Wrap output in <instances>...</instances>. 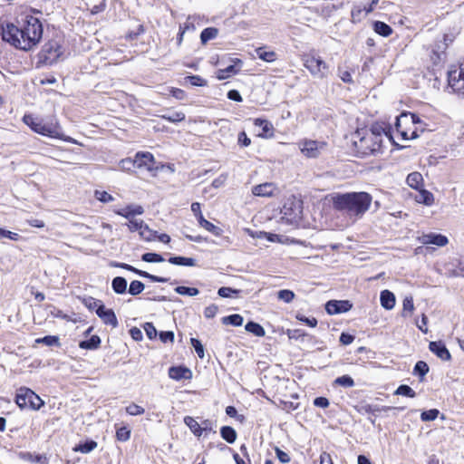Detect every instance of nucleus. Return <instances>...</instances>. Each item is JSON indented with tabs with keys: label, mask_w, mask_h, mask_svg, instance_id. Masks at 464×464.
I'll list each match as a JSON object with an SVG mask.
<instances>
[{
	"label": "nucleus",
	"mask_w": 464,
	"mask_h": 464,
	"mask_svg": "<svg viewBox=\"0 0 464 464\" xmlns=\"http://www.w3.org/2000/svg\"><path fill=\"white\" fill-rule=\"evenodd\" d=\"M372 199V196L367 192L336 194L333 198V207L350 218H358L369 209Z\"/></svg>",
	"instance_id": "obj_1"
},
{
	"label": "nucleus",
	"mask_w": 464,
	"mask_h": 464,
	"mask_svg": "<svg viewBox=\"0 0 464 464\" xmlns=\"http://www.w3.org/2000/svg\"><path fill=\"white\" fill-rule=\"evenodd\" d=\"M421 123L422 121L417 114L402 112L396 117L395 128L403 140H413L418 137V130H424L425 128Z\"/></svg>",
	"instance_id": "obj_2"
},
{
	"label": "nucleus",
	"mask_w": 464,
	"mask_h": 464,
	"mask_svg": "<svg viewBox=\"0 0 464 464\" xmlns=\"http://www.w3.org/2000/svg\"><path fill=\"white\" fill-rule=\"evenodd\" d=\"M23 122L30 129L43 136L50 138L62 139L61 128L57 121L51 120L45 121L32 114H25L23 117Z\"/></svg>",
	"instance_id": "obj_3"
},
{
	"label": "nucleus",
	"mask_w": 464,
	"mask_h": 464,
	"mask_svg": "<svg viewBox=\"0 0 464 464\" xmlns=\"http://www.w3.org/2000/svg\"><path fill=\"white\" fill-rule=\"evenodd\" d=\"M63 39L57 35L43 45L37 55L36 67L53 64L63 54Z\"/></svg>",
	"instance_id": "obj_4"
},
{
	"label": "nucleus",
	"mask_w": 464,
	"mask_h": 464,
	"mask_svg": "<svg viewBox=\"0 0 464 464\" xmlns=\"http://www.w3.org/2000/svg\"><path fill=\"white\" fill-rule=\"evenodd\" d=\"M357 138L358 140H353V145L361 157L376 155L382 152V139L379 138L378 135L366 132L361 135V132L358 131Z\"/></svg>",
	"instance_id": "obj_5"
},
{
	"label": "nucleus",
	"mask_w": 464,
	"mask_h": 464,
	"mask_svg": "<svg viewBox=\"0 0 464 464\" xmlns=\"http://www.w3.org/2000/svg\"><path fill=\"white\" fill-rule=\"evenodd\" d=\"M2 39L23 51H29L35 47L37 44H28L27 34H24L23 29L14 24L7 23L5 26H2L1 32Z\"/></svg>",
	"instance_id": "obj_6"
},
{
	"label": "nucleus",
	"mask_w": 464,
	"mask_h": 464,
	"mask_svg": "<svg viewBox=\"0 0 464 464\" xmlns=\"http://www.w3.org/2000/svg\"><path fill=\"white\" fill-rule=\"evenodd\" d=\"M15 402L21 409L30 408L37 411L44 405V401L31 389L21 387L16 393Z\"/></svg>",
	"instance_id": "obj_7"
},
{
	"label": "nucleus",
	"mask_w": 464,
	"mask_h": 464,
	"mask_svg": "<svg viewBox=\"0 0 464 464\" xmlns=\"http://www.w3.org/2000/svg\"><path fill=\"white\" fill-rule=\"evenodd\" d=\"M24 34H27L28 44H38L43 36V24L41 21L32 15H27L23 23L19 25Z\"/></svg>",
	"instance_id": "obj_8"
},
{
	"label": "nucleus",
	"mask_w": 464,
	"mask_h": 464,
	"mask_svg": "<svg viewBox=\"0 0 464 464\" xmlns=\"http://www.w3.org/2000/svg\"><path fill=\"white\" fill-rule=\"evenodd\" d=\"M448 83L454 92L464 97V62L448 72Z\"/></svg>",
	"instance_id": "obj_9"
},
{
	"label": "nucleus",
	"mask_w": 464,
	"mask_h": 464,
	"mask_svg": "<svg viewBox=\"0 0 464 464\" xmlns=\"http://www.w3.org/2000/svg\"><path fill=\"white\" fill-rule=\"evenodd\" d=\"M304 67L315 77L324 78L328 73V66L324 60L314 55L306 54L304 56Z\"/></svg>",
	"instance_id": "obj_10"
},
{
	"label": "nucleus",
	"mask_w": 464,
	"mask_h": 464,
	"mask_svg": "<svg viewBox=\"0 0 464 464\" xmlns=\"http://www.w3.org/2000/svg\"><path fill=\"white\" fill-rule=\"evenodd\" d=\"M325 146V142L313 140H305L299 143L301 152L307 158H317Z\"/></svg>",
	"instance_id": "obj_11"
},
{
	"label": "nucleus",
	"mask_w": 464,
	"mask_h": 464,
	"mask_svg": "<svg viewBox=\"0 0 464 464\" xmlns=\"http://www.w3.org/2000/svg\"><path fill=\"white\" fill-rule=\"evenodd\" d=\"M111 266H116V267H121V268L126 269L128 271L133 272L141 277L150 279L151 282L166 283L169 281V278H167V277H161V276H158L155 275H151L146 271L140 270V269H138L130 265L125 264V263H113Z\"/></svg>",
	"instance_id": "obj_12"
},
{
	"label": "nucleus",
	"mask_w": 464,
	"mask_h": 464,
	"mask_svg": "<svg viewBox=\"0 0 464 464\" xmlns=\"http://www.w3.org/2000/svg\"><path fill=\"white\" fill-rule=\"evenodd\" d=\"M353 304L348 300H330L325 304V310L329 314H337L348 312Z\"/></svg>",
	"instance_id": "obj_13"
},
{
	"label": "nucleus",
	"mask_w": 464,
	"mask_h": 464,
	"mask_svg": "<svg viewBox=\"0 0 464 464\" xmlns=\"http://www.w3.org/2000/svg\"><path fill=\"white\" fill-rule=\"evenodd\" d=\"M134 162L138 169L152 170L154 169V157L150 152H138L135 155Z\"/></svg>",
	"instance_id": "obj_14"
},
{
	"label": "nucleus",
	"mask_w": 464,
	"mask_h": 464,
	"mask_svg": "<svg viewBox=\"0 0 464 464\" xmlns=\"http://www.w3.org/2000/svg\"><path fill=\"white\" fill-rule=\"evenodd\" d=\"M420 241L424 245H435L438 246H444L448 244L449 240L447 237L441 234L429 233L423 234L420 237Z\"/></svg>",
	"instance_id": "obj_15"
},
{
	"label": "nucleus",
	"mask_w": 464,
	"mask_h": 464,
	"mask_svg": "<svg viewBox=\"0 0 464 464\" xmlns=\"http://www.w3.org/2000/svg\"><path fill=\"white\" fill-rule=\"evenodd\" d=\"M429 349L442 361H450L451 355L446 345L441 341H433L429 344Z\"/></svg>",
	"instance_id": "obj_16"
},
{
	"label": "nucleus",
	"mask_w": 464,
	"mask_h": 464,
	"mask_svg": "<svg viewBox=\"0 0 464 464\" xmlns=\"http://www.w3.org/2000/svg\"><path fill=\"white\" fill-rule=\"evenodd\" d=\"M169 376L175 381L189 380L192 377V372L185 366H171L169 369Z\"/></svg>",
	"instance_id": "obj_17"
},
{
	"label": "nucleus",
	"mask_w": 464,
	"mask_h": 464,
	"mask_svg": "<svg viewBox=\"0 0 464 464\" xmlns=\"http://www.w3.org/2000/svg\"><path fill=\"white\" fill-rule=\"evenodd\" d=\"M97 315L105 324L111 325L113 328H116L119 324L114 311L112 309H106L104 305L102 307L100 306Z\"/></svg>",
	"instance_id": "obj_18"
},
{
	"label": "nucleus",
	"mask_w": 464,
	"mask_h": 464,
	"mask_svg": "<svg viewBox=\"0 0 464 464\" xmlns=\"http://www.w3.org/2000/svg\"><path fill=\"white\" fill-rule=\"evenodd\" d=\"M114 213L130 220L135 216L142 215L144 213V208L140 205L131 204L128 205L124 208L114 210Z\"/></svg>",
	"instance_id": "obj_19"
},
{
	"label": "nucleus",
	"mask_w": 464,
	"mask_h": 464,
	"mask_svg": "<svg viewBox=\"0 0 464 464\" xmlns=\"http://www.w3.org/2000/svg\"><path fill=\"white\" fill-rule=\"evenodd\" d=\"M381 305L386 310H392L396 304V298L390 290H382L380 295Z\"/></svg>",
	"instance_id": "obj_20"
},
{
	"label": "nucleus",
	"mask_w": 464,
	"mask_h": 464,
	"mask_svg": "<svg viewBox=\"0 0 464 464\" xmlns=\"http://www.w3.org/2000/svg\"><path fill=\"white\" fill-rule=\"evenodd\" d=\"M275 190V186L273 183H263L256 186H254L252 188V193L255 196L258 197H271Z\"/></svg>",
	"instance_id": "obj_21"
},
{
	"label": "nucleus",
	"mask_w": 464,
	"mask_h": 464,
	"mask_svg": "<svg viewBox=\"0 0 464 464\" xmlns=\"http://www.w3.org/2000/svg\"><path fill=\"white\" fill-rule=\"evenodd\" d=\"M256 56L267 63H273L277 59V54L273 50H267L266 46L256 49Z\"/></svg>",
	"instance_id": "obj_22"
},
{
	"label": "nucleus",
	"mask_w": 464,
	"mask_h": 464,
	"mask_svg": "<svg viewBox=\"0 0 464 464\" xmlns=\"http://www.w3.org/2000/svg\"><path fill=\"white\" fill-rule=\"evenodd\" d=\"M419 193L416 195V201L426 206H431L434 203V196L427 189L420 188Z\"/></svg>",
	"instance_id": "obj_23"
},
{
	"label": "nucleus",
	"mask_w": 464,
	"mask_h": 464,
	"mask_svg": "<svg viewBox=\"0 0 464 464\" xmlns=\"http://www.w3.org/2000/svg\"><path fill=\"white\" fill-rule=\"evenodd\" d=\"M406 182L411 188L418 190L421 188L423 183L422 175L420 172H411L407 176Z\"/></svg>",
	"instance_id": "obj_24"
},
{
	"label": "nucleus",
	"mask_w": 464,
	"mask_h": 464,
	"mask_svg": "<svg viewBox=\"0 0 464 464\" xmlns=\"http://www.w3.org/2000/svg\"><path fill=\"white\" fill-rule=\"evenodd\" d=\"M111 288L118 295H123L127 291V280L122 276H116L111 281Z\"/></svg>",
	"instance_id": "obj_25"
},
{
	"label": "nucleus",
	"mask_w": 464,
	"mask_h": 464,
	"mask_svg": "<svg viewBox=\"0 0 464 464\" xmlns=\"http://www.w3.org/2000/svg\"><path fill=\"white\" fill-rule=\"evenodd\" d=\"M101 338L98 335H92L90 339L81 341L79 347L86 350H95L100 347Z\"/></svg>",
	"instance_id": "obj_26"
},
{
	"label": "nucleus",
	"mask_w": 464,
	"mask_h": 464,
	"mask_svg": "<svg viewBox=\"0 0 464 464\" xmlns=\"http://www.w3.org/2000/svg\"><path fill=\"white\" fill-rule=\"evenodd\" d=\"M198 222L200 227H202L203 228H205L206 230H208V232L212 233L215 236H220L222 233V229L220 227L215 226L211 222L205 219L203 216L199 217Z\"/></svg>",
	"instance_id": "obj_27"
},
{
	"label": "nucleus",
	"mask_w": 464,
	"mask_h": 464,
	"mask_svg": "<svg viewBox=\"0 0 464 464\" xmlns=\"http://www.w3.org/2000/svg\"><path fill=\"white\" fill-rule=\"evenodd\" d=\"M373 30L375 33L384 37L391 35L392 33V27L382 21H376L373 23Z\"/></svg>",
	"instance_id": "obj_28"
},
{
	"label": "nucleus",
	"mask_w": 464,
	"mask_h": 464,
	"mask_svg": "<svg viewBox=\"0 0 464 464\" xmlns=\"http://www.w3.org/2000/svg\"><path fill=\"white\" fill-rule=\"evenodd\" d=\"M246 332L253 334L255 336L263 337L266 334V331L259 324L250 321L245 325Z\"/></svg>",
	"instance_id": "obj_29"
},
{
	"label": "nucleus",
	"mask_w": 464,
	"mask_h": 464,
	"mask_svg": "<svg viewBox=\"0 0 464 464\" xmlns=\"http://www.w3.org/2000/svg\"><path fill=\"white\" fill-rule=\"evenodd\" d=\"M184 422L195 436L200 437L202 435L201 425L194 418L186 416Z\"/></svg>",
	"instance_id": "obj_30"
},
{
	"label": "nucleus",
	"mask_w": 464,
	"mask_h": 464,
	"mask_svg": "<svg viewBox=\"0 0 464 464\" xmlns=\"http://www.w3.org/2000/svg\"><path fill=\"white\" fill-rule=\"evenodd\" d=\"M220 435L228 443H234L237 440V432L234 428L230 426H223L220 429Z\"/></svg>",
	"instance_id": "obj_31"
},
{
	"label": "nucleus",
	"mask_w": 464,
	"mask_h": 464,
	"mask_svg": "<svg viewBox=\"0 0 464 464\" xmlns=\"http://www.w3.org/2000/svg\"><path fill=\"white\" fill-rule=\"evenodd\" d=\"M82 303L86 308L91 311L95 310L96 313L97 311H100V306L102 307L104 305L101 300L95 299L92 296L82 298Z\"/></svg>",
	"instance_id": "obj_32"
},
{
	"label": "nucleus",
	"mask_w": 464,
	"mask_h": 464,
	"mask_svg": "<svg viewBox=\"0 0 464 464\" xmlns=\"http://www.w3.org/2000/svg\"><path fill=\"white\" fill-rule=\"evenodd\" d=\"M169 262L177 266H194L196 265L195 259L184 256H171Z\"/></svg>",
	"instance_id": "obj_33"
},
{
	"label": "nucleus",
	"mask_w": 464,
	"mask_h": 464,
	"mask_svg": "<svg viewBox=\"0 0 464 464\" xmlns=\"http://www.w3.org/2000/svg\"><path fill=\"white\" fill-rule=\"evenodd\" d=\"M96 448H97V442L91 440H86L84 443L78 444L77 446L74 447L73 450L87 454V453H90L91 451H92L93 450H95Z\"/></svg>",
	"instance_id": "obj_34"
},
{
	"label": "nucleus",
	"mask_w": 464,
	"mask_h": 464,
	"mask_svg": "<svg viewBox=\"0 0 464 464\" xmlns=\"http://www.w3.org/2000/svg\"><path fill=\"white\" fill-rule=\"evenodd\" d=\"M218 30L214 27L205 28L200 34V40L203 44L218 36Z\"/></svg>",
	"instance_id": "obj_35"
},
{
	"label": "nucleus",
	"mask_w": 464,
	"mask_h": 464,
	"mask_svg": "<svg viewBox=\"0 0 464 464\" xmlns=\"http://www.w3.org/2000/svg\"><path fill=\"white\" fill-rule=\"evenodd\" d=\"M163 120L168 121L171 123H178L185 120V113L182 111H173L169 114H163L160 116Z\"/></svg>",
	"instance_id": "obj_36"
},
{
	"label": "nucleus",
	"mask_w": 464,
	"mask_h": 464,
	"mask_svg": "<svg viewBox=\"0 0 464 464\" xmlns=\"http://www.w3.org/2000/svg\"><path fill=\"white\" fill-rule=\"evenodd\" d=\"M237 71L238 70L236 68V66L231 64L224 69H219L217 72V77L219 80H225L233 74H236Z\"/></svg>",
	"instance_id": "obj_37"
},
{
	"label": "nucleus",
	"mask_w": 464,
	"mask_h": 464,
	"mask_svg": "<svg viewBox=\"0 0 464 464\" xmlns=\"http://www.w3.org/2000/svg\"><path fill=\"white\" fill-rule=\"evenodd\" d=\"M243 317L240 314H235L222 318L224 324H231L234 326H241L243 324Z\"/></svg>",
	"instance_id": "obj_38"
},
{
	"label": "nucleus",
	"mask_w": 464,
	"mask_h": 464,
	"mask_svg": "<svg viewBox=\"0 0 464 464\" xmlns=\"http://www.w3.org/2000/svg\"><path fill=\"white\" fill-rule=\"evenodd\" d=\"M35 343H43L47 346H59L60 345L59 337L55 336V335H46L42 338H37L35 340Z\"/></svg>",
	"instance_id": "obj_39"
},
{
	"label": "nucleus",
	"mask_w": 464,
	"mask_h": 464,
	"mask_svg": "<svg viewBox=\"0 0 464 464\" xmlns=\"http://www.w3.org/2000/svg\"><path fill=\"white\" fill-rule=\"evenodd\" d=\"M145 288L144 284L139 280H133L130 282L128 292L131 295H140Z\"/></svg>",
	"instance_id": "obj_40"
},
{
	"label": "nucleus",
	"mask_w": 464,
	"mask_h": 464,
	"mask_svg": "<svg viewBox=\"0 0 464 464\" xmlns=\"http://www.w3.org/2000/svg\"><path fill=\"white\" fill-rule=\"evenodd\" d=\"M128 227L130 231H139L140 234L142 229H147V224H145L143 220L132 218L129 220Z\"/></svg>",
	"instance_id": "obj_41"
},
{
	"label": "nucleus",
	"mask_w": 464,
	"mask_h": 464,
	"mask_svg": "<svg viewBox=\"0 0 464 464\" xmlns=\"http://www.w3.org/2000/svg\"><path fill=\"white\" fill-rule=\"evenodd\" d=\"M394 394L410 398H414L416 396V392L409 385L406 384L400 385L394 392Z\"/></svg>",
	"instance_id": "obj_42"
},
{
	"label": "nucleus",
	"mask_w": 464,
	"mask_h": 464,
	"mask_svg": "<svg viewBox=\"0 0 464 464\" xmlns=\"http://www.w3.org/2000/svg\"><path fill=\"white\" fill-rule=\"evenodd\" d=\"M141 260L148 263H160L165 261L161 255L151 252L143 254L141 256Z\"/></svg>",
	"instance_id": "obj_43"
},
{
	"label": "nucleus",
	"mask_w": 464,
	"mask_h": 464,
	"mask_svg": "<svg viewBox=\"0 0 464 464\" xmlns=\"http://www.w3.org/2000/svg\"><path fill=\"white\" fill-rule=\"evenodd\" d=\"M256 126L261 127L265 135L273 131V125L267 120L257 118L254 121Z\"/></svg>",
	"instance_id": "obj_44"
},
{
	"label": "nucleus",
	"mask_w": 464,
	"mask_h": 464,
	"mask_svg": "<svg viewBox=\"0 0 464 464\" xmlns=\"http://www.w3.org/2000/svg\"><path fill=\"white\" fill-rule=\"evenodd\" d=\"M175 292L181 295H189L195 296L198 295L199 291L196 287H188V286H177L175 288Z\"/></svg>",
	"instance_id": "obj_45"
},
{
	"label": "nucleus",
	"mask_w": 464,
	"mask_h": 464,
	"mask_svg": "<svg viewBox=\"0 0 464 464\" xmlns=\"http://www.w3.org/2000/svg\"><path fill=\"white\" fill-rule=\"evenodd\" d=\"M428 372H429V366L425 362L419 361L416 362L414 369H413L414 374L423 377L428 373Z\"/></svg>",
	"instance_id": "obj_46"
},
{
	"label": "nucleus",
	"mask_w": 464,
	"mask_h": 464,
	"mask_svg": "<svg viewBox=\"0 0 464 464\" xmlns=\"http://www.w3.org/2000/svg\"><path fill=\"white\" fill-rule=\"evenodd\" d=\"M277 297L285 303L289 304L294 300L295 293L288 289H283L277 292Z\"/></svg>",
	"instance_id": "obj_47"
},
{
	"label": "nucleus",
	"mask_w": 464,
	"mask_h": 464,
	"mask_svg": "<svg viewBox=\"0 0 464 464\" xmlns=\"http://www.w3.org/2000/svg\"><path fill=\"white\" fill-rule=\"evenodd\" d=\"M334 383L343 387H353L354 385L353 379L349 375H343L335 379Z\"/></svg>",
	"instance_id": "obj_48"
},
{
	"label": "nucleus",
	"mask_w": 464,
	"mask_h": 464,
	"mask_svg": "<svg viewBox=\"0 0 464 464\" xmlns=\"http://www.w3.org/2000/svg\"><path fill=\"white\" fill-rule=\"evenodd\" d=\"M439 413H440V411L437 409L424 411L420 414V420L422 421L434 420L438 417Z\"/></svg>",
	"instance_id": "obj_49"
},
{
	"label": "nucleus",
	"mask_w": 464,
	"mask_h": 464,
	"mask_svg": "<svg viewBox=\"0 0 464 464\" xmlns=\"http://www.w3.org/2000/svg\"><path fill=\"white\" fill-rule=\"evenodd\" d=\"M94 196L96 199L103 203H109L114 200V198L106 191L95 190Z\"/></svg>",
	"instance_id": "obj_50"
},
{
	"label": "nucleus",
	"mask_w": 464,
	"mask_h": 464,
	"mask_svg": "<svg viewBox=\"0 0 464 464\" xmlns=\"http://www.w3.org/2000/svg\"><path fill=\"white\" fill-rule=\"evenodd\" d=\"M185 79L192 86H206L207 85V81L198 75H189V76H187Z\"/></svg>",
	"instance_id": "obj_51"
},
{
	"label": "nucleus",
	"mask_w": 464,
	"mask_h": 464,
	"mask_svg": "<svg viewBox=\"0 0 464 464\" xmlns=\"http://www.w3.org/2000/svg\"><path fill=\"white\" fill-rule=\"evenodd\" d=\"M126 412L131 416L141 415L144 413V409L135 403H130L126 407Z\"/></svg>",
	"instance_id": "obj_52"
},
{
	"label": "nucleus",
	"mask_w": 464,
	"mask_h": 464,
	"mask_svg": "<svg viewBox=\"0 0 464 464\" xmlns=\"http://www.w3.org/2000/svg\"><path fill=\"white\" fill-rule=\"evenodd\" d=\"M120 167L121 169L126 171H131L133 169L137 168L136 163L134 162V159L130 158L121 160L120 161Z\"/></svg>",
	"instance_id": "obj_53"
},
{
	"label": "nucleus",
	"mask_w": 464,
	"mask_h": 464,
	"mask_svg": "<svg viewBox=\"0 0 464 464\" xmlns=\"http://www.w3.org/2000/svg\"><path fill=\"white\" fill-rule=\"evenodd\" d=\"M130 437V430L126 427H121L116 431V438L120 441H127Z\"/></svg>",
	"instance_id": "obj_54"
},
{
	"label": "nucleus",
	"mask_w": 464,
	"mask_h": 464,
	"mask_svg": "<svg viewBox=\"0 0 464 464\" xmlns=\"http://www.w3.org/2000/svg\"><path fill=\"white\" fill-rule=\"evenodd\" d=\"M190 343L194 347L198 356L201 359L204 358V356H205L204 347H203L202 343H200V341L196 338H191Z\"/></svg>",
	"instance_id": "obj_55"
},
{
	"label": "nucleus",
	"mask_w": 464,
	"mask_h": 464,
	"mask_svg": "<svg viewBox=\"0 0 464 464\" xmlns=\"http://www.w3.org/2000/svg\"><path fill=\"white\" fill-rule=\"evenodd\" d=\"M414 309L413 299L411 296L405 297L402 302V316H406V312H412Z\"/></svg>",
	"instance_id": "obj_56"
},
{
	"label": "nucleus",
	"mask_w": 464,
	"mask_h": 464,
	"mask_svg": "<svg viewBox=\"0 0 464 464\" xmlns=\"http://www.w3.org/2000/svg\"><path fill=\"white\" fill-rule=\"evenodd\" d=\"M275 451H276V458L279 459V461L281 463L285 464V463L290 462L291 459H290V456L288 455V453L285 452L278 447H275Z\"/></svg>",
	"instance_id": "obj_57"
},
{
	"label": "nucleus",
	"mask_w": 464,
	"mask_h": 464,
	"mask_svg": "<svg viewBox=\"0 0 464 464\" xmlns=\"http://www.w3.org/2000/svg\"><path fill=\"white\" fill-rule=\"evenodd\" d=\"M286 334L289 337V339H295V340H298L299 338L307 335V334L301 329H294V330L289 329V330H287Z\"/></svg>",
	"instance_id": "obj_58"
},
{
	"label": "nucleus",
	"mask_w": 464,
	"mask_h": 464,
	"mask_svg": "<svg viewBox=\"0 0 464 464\" xmlns=\"http://www.w3.org/2000/svg\"><path fill=\"white\" fill-rule=\"evenodd\" d=\"M218 311V306L217 304H212L204 309V316L208 319L214 318L216 316Z\"/></svg>",
	"instance_id": "obj_59"
},
{
	"label": "nucleus",
	"mask_w": 464,
	"mask_h": 464,
	"mask_svg": "<svg viewBox=\"0 0 464 464\" xmlns=\"http://www.w3.org/2000/svg\"><path fill=\"white\" fill-rule=\"evenodd\" d=\"M144 330L146 332L147 336L150 339L156 338V336L158 334V332H157V329L155 328V326L153 325L152 323H146L144 324Z\"/></svg>",
	"instance_id": "obj_60"
},
{
	"label": "nucleus",
	"mask_w": 464,
	"mask_h": 464,
	"mask_svg": "<svg viewBox=\"0 0 464 464\" xmlns=\"http://www.w3.org/2000/svg\"><path fill=\"white\" fill-rule=\"evenodd\" d=\"M296 319L298 321H301V322L306 324L310 327H315L317 325V320L314 317L309 318L303 314H297Z\"/></svg>",
	"instance_id": "obj_61"
},
{
	"label": "nucleus",
	"mask_w": 464,
	"mask_h": 464,
	"mask_svg": "<svg viewBox=\"0 0 464 464\" xmlns=\"http://www.w3.org/2000/svg\"><path fill=\"white\" fill-rule=\"evenodd\" d=\"M237 142L241 147H247L251 144V140L245 131H241L238 133Z\"/></svg>",
	"instance_id": "obj_62"
},
{
	"label": "nucleus",
	"mask_w": 464,
	"mask_h": 464,
	"mask_svg": "<svg viewBox=\"0 0 464 464\" xmlns=\"http://www.w3.org/2000/svg\"><path fill=\"white\" fill-rule=\"evenodd\" d=\"M381 409L377 405L364 404L362 405L359 411L362 413H375L380 411Z\"/></svg>",
	"instance_id": "obj_63"
},
{
	"label": "nucleus",
	"mask_w": 464,
	"mask_h": 464,
	"mask_svg": "<svg viewBox=\"0 0 464 464\" xmlns=\"http://www.w3.org/2000/svg\"><path fill=\"white\" fill-rule=\"evenodd\" d=\"M140 237L147 241H150V240L154 239V237H156V231L151 230L147 226V229L141 230Z\"/></svg>",
	"instance_id": "obj_64"
}]
</instances>
